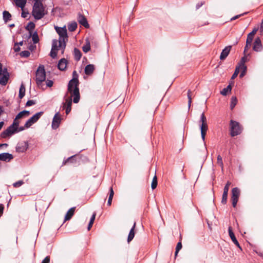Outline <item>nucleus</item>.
I'll return each instance as SVG.
<instances>
[{
	"mask_svg": "<svg viewBox=\"0 0 263 263\" xmlns=\"http://www.w3.org/2000/svg\"><path fill=\"white\" fill-rule=\"evenodd\" d=\"M79 75L76 70L72 72V79L70 80L68 84V92L73 97V102L74 103H78L80 99V94L79 91Z\"/></svg>",
	"mask_w": 263,
	"mask_h": 263,
	"instance_id": "f257e3e1",
	"label": "nucleus"
},
{
	"mask_svg": "<svg viewBox=\"0 0 263 263\" xmlns=\"http://www.w3.org/2000/svg\"><path fill=\"white\" fill-rule=\"evenodd\" d=\"M32 14L35 20H39L42 18L45 15V7L42 2H34Z\"/></svg>",
	"mask_w": 263,
	"mask_h": 263,
	"instance_id": "f03ea898",
	"label": "nucleus"
},
{
	"mask_svg": "<svg viewBox=\"0 0 263 263\" xmlns=\"http://www.w3.org/2000/svg\"><path fill=\"white\" fill-rule=\"evenodd\" d=\"M46 80V71L45 67L40 65L35 72V81L36 85L39 88L42 87V83Z\"/></svg>",
	"mask_w": 263,
	"mask_h": 263,
	"instance_id": "7ed1b4c3",
	"label": "nucleus"
},
{
	"mask_svg": "<svg viewBox=\"0 0 263 263\" xmlns=\"http://www.w3.org/2000/svg\"><path fill=\"white\" fill-rule=\"evenodd\" d=\"M199 122V127L201 132V138L203 141L205 140V135L206 132L208 129V126L207 123L206 118L204 112H202L201 115Z\"/></svg>",
	"mask_w": 263,
	"mask_h": 263,
	"instance_id": "20e7f679",
	"label": "nucleus"
},
{
	"mask_svg": "<svg viewBox=\"0 0 263 263\" xmlns=\"http://www.w3.org/2000/svg\"><path fill=\"white\" fill-rule=\"evenodd\" d=\"M230 125V134L232 137H235L241 134L242 129L238 122L231 120Z\"/></svg>",
	"mask_w": 263,
	"mask_h": 263,
	"instance_id": "39448f33",
	"label": "nucleus"
},
{
	"mask_svg": "<svg viewBox=\"0 0 263 263\" xmlns=\"http://www.w3.org/2000/svg\"><path fill=\"white\" fill-rule=\"evenodd\" d=\"M43 114V111L38 112L28 120L25 123V127H26V128H29L32 124L36 123Z\"/></svg>",
	"mask_w": 263,
	"mask_h": 263,
	"instance_id": "423d86ee",
	"label": "nucleus"
},
{
	"mask_svg": "<svg viewBox=\"0 0 263 263\" xmlns=\"http://www.w3.org/2000/svg\"><path fill=\"white\" fill-rule=\"evenodd\" d=\"M55 29L59 35V40H62V39L67 40L68 35L66 27H60L55 26Z\"/></svg>",
	"mask_w": 263,
	"mask_h": 263,
	"instance_id": "0eeeda50",
	"label": "nucleus"
},
{
	"mask_svg": "<svg viewBox=\"0 0 263 263\" xmlns=\"http://www.w3.org/2000/svg\"><path fill=\"white\" fill-rule=\"evenodd\" d=\"M28 146L27 141L20 142L16 146V151L18 153H24L27 151Z\"/></svg>",
	"mask_w": 263,
	"mask_h": 263,
	"instance_id": "6e6552de",
	"label": "nucleus"
},
{
	"mask_svg": "<svg viewBox=\"0 0 263 263\" xmlns=\"http://www.w3.org/2000/svg\"><path fill=\"white\" fill-rule=\"evenodd\" d=\"M230 185H231V182L230 181H228L224 187L222 199H221V203L223 204H226L227 202L228 192H229V186Z\"/></svg>",
	"mask_w": 263,
	"mask_h": 263,
	"instance_id": "1a4fd4ad",
	"label": "nucleus"
},
{
	"mask_svg": "<svg viewBox=\"0 0 263 263\" xmlns=\"http://www.w3.org/2000/svg\"><path fill=\"white\" fill-rule=\"evenodd\" d=\"M61 118L59 112H57L55 114L52 122V128L53 129H57L59 127L61 123Z\"/></svg>",
	"mask_w": 263,
	"mask_h": 263,
	"instance_id": "9d476101",
	"label": "nucleus"
},
{
	"mask_svg": "<svg viewBox=\"0 0 263 263\" xmlns=\"http://www.w3.org/2000/svg\"><path fill=\"white\" fill-rule=\"evenodd\" d=\"M253 49L256 52H260L262 50V45L261 40L259 37L255 39L253 43Z\"/></svg>",
	"mask_w": 263,
	"mask_h": 263,
	"instance_id": "9b49d317",
	"label": "nucleus"
},
{
	"mask_svg": "<svg viewBox=\"0 0 263 263\" xmlns=\"http://www.w3.org/2000/svg\"><path fill=\"white\" fill-rule=\"evenodd\" d=\"M78 21L81 25L83 26L86 28L89 27V25L86 17L80 13L78 14Z\"/></svg>",
	"mask_w": 263,
	"mask_h": 263,
	"instance_id": "f8f14e48",
	"label": "nucleus"
},
{
	"mask_svg": "<svg viewBox=\"0 0 263 263\" xmlns=\"http://www.w3.org/2000/svg\"><path fill=\"white\" fill-rule=\"evenodd\" d=\"M228 232H229V236H230L232 241L233 242V243L236 246H237L239 249H240L241 250V248L240 246V245H239L238 241H237V240L235 236L234 233H233V232L232 231V228L231 226L229 227Z\"/></svg>",
	"mask_w": 263,
	"mask_h": 263,
	"instance_id": "ddd939ff",
	"label": "nucleus"
},
{
	"mask_svg": "<svg viewBox=\"0 0 263 263\" xmlns=\"http://www.w3.org/2000/svg\"><path fill=\"white\" fill-rule=\"evenodd\" d=\"M13 159V156L8 153L0 154V160L5 162H10Z\"/></svg>",
	"mask_w": 263,
	"mask_h": 263,
	"instance_id": "4468645a",
	"label": "nucleus"
},
{
	"mask_svg": "<svg viewBox=\"0 0 263 263\" xmlns=\"http://www.w3.org/2000/svg\"><path fill=\"white\" fill-rule=\"evenodd\" d=\"M232 48L231 46H228L226 47L222 50L220 55V59L221 60H224L228 56L231 49Z\"/></svg>",
	"mask_w": 263,
	"mask_h": 263,
	"instance_id": "2eb2a0df",
	"label": "nucleus"
},
{
	"mask_svg": "<svg viewBox=\"0 0 263 263\" xmlns=\"http://www.w3.org/2000/svg\"><path fill=\"white\" fill-rule=\"evenodd\" d=\"M72 97L71 96L69 99H67L66 100L65 103L64 104V107L65 108V113L66 115H68L71 109V105H72Z\"/></svg>",
	"mask_w": 263,
	"mask_h": 263,
	"instance_id": "dca6fc26",
	"label": "nucleus"
},
{
	"mask_svg": "<svg viewBox=\"0 0 263 263\" xmlns=\"http://www.w3.org/2000/svg\"><path fill=\"white\" fill-rule=\"evenodd\" d=\"M258 30V27H255L253 28V30L248 34L247 39L246 40L248 44H252L254 36Z\"/></svg>",
	"mask_w": 263,
	"mask_h": 263,
	"instance_id": "f3484780",
	"label": "nucleus"
},
{
	"mask_svg": "<svg viewBox=\"0 0 263 263\" xmlns=\"http://www.w3.org/2000/svg\"><path fill=\"white\" fill-rule=\"evenodd\" d=\"M67 61L65 58H62L58 62V68L61 71H64L66 69Z\"/></svg>",
	"mask_w": 263,
	"mask_h": 263,
	"instance_id": "a211bd4d",
	"label": "nucleus"
},
{
	"mask_svg": "<svg viewBox=\"0 0 263 263\" xmlns=\"http://www.w3.org/2000/svg\"><path fill=\"white\" fill-rule=\"evenodd\" d=\"M34 28L35 24L32 22H30L25 27V29L29 32V35H27L26 36L28 39L31 37L32 35V32H33V30L34 29Z\"/></svg>",
	"mask_w": 263,
	"mask_h": 263,
	"instance_id": "6ab92c4d",
	"label": "nucleus"
},
{
	"mask_svg": "<svg viewBox=\"0 0 263 263\" xmlns=\"http://www.w3.org/2000/svg\"><path fill=\"white\" fill-rule=\"evenodd\" d=\"M95 70V66L92 64H88L86 65L84 69L85 73L86 75H91Z\"/></svg>",
	"mask_w": 263,
	"mask_h": 263,
	"instance_id": "aec40b11",
	"label": "nucleus"
},
{
	"mask_svg": "<svg viewBox=\"0 0 263 263\" xmlns=\"http://www.w3.org/2000/svg\"><path fill=\"white\" fill-rule=\"evenodd\" d=\"M76 207L71 208L66 214L64 221L70 220L74 215Z\"/></svg>",
	"mask_w": 263,
	"mask_h": 263,
	"instance_id": "412c9836",
	"label": "nucleus"
},
{
	"mask_svg": "<svg viewBox=\"0 0 263 263\" xmlns=\"http://www.w3.org/2000/svg\"><path fill=\"white\" fill-rule=\"evenodd\" d=\"M136 222H134V225L132 229H130L129 233L128 234V238H127V242L129 243L130 242L135 236V229L136 227Z\"/></svg>",
	"mask_w": 263,
	"mask_h": 263,
	"instance_id": "4be33fe9",
	"label": "nucleus"
},
{
	"mask_svg": "<svg viewBox=\"0 0 263 263\" xmlns=\"http://www.w3.org/2000/svg\"><path fill=\"white\" fill-rule=\"evenodd\" d=\"M9 75L3 74L0 76V84L3 86H5L9 79Z\"/></svg>",
	"mask_w": 263,
	"mask_h": 263,
	"instance_id": "5701e85b",
	"label": "nucleus"
},
{
	"mask_svg": "<svg viewBox=\"0 0 263 263\" xmlns=\"http://www.w3.org/2000/svg\"><path fill=\"white\" fill-rule=\"evenodd\" d=\"M73 55L75 60L79 61L82 57V53L79 49L74 48L73 50Z\"/></svg>",
	"mask_w": 263,
	"mask_h": 263,
	"instance_id": "b1692460",
	"label": "nucleus"
},
{
	"mask_svg": "<svg viewBox=\"0 0 263 263\" xmlns=\"http://www.w3.org/2000/svg\"><path fill=\"white\" fill-rule=\"evenodd\" d=\"M30 114V112L28 110H23L21 112H20L16 116V119H22L25 117H28Z\"/></svg>",
	"mask_w": 263,
	"mask_h": 263,
	"instance_id": "393cba45",
	"label": "nucleus"
},
{
	"mask_svg": "<svg viewBox=\"0 0 263 263\" xmlns=\"http://www.w3.org/2000/svg\"><path fill=\"white\" fill-rule=\"evenodd\" d=\"M67 40H59V47L61 49V53L63 54L66 46V41Z\"/></svg>",
	"mask_w": 263,
	"mask_h": 263,
	"instance_id": "a878e982",
	"label": "nucleus"
},
{
	"mask_svg": "<svg viewBox=\"0 0 263 263\" xmlns=\"http://www.w3.org/2000/svg\"><path fill=\"white\" fill-rule=\"evenodd\" d=\"M3 17L4 22L7 23L9 21L11 20L12 16L8 11L5 10L3 12Z\"/></svg>",
	"mask_w": 263,
	"mask_h": 263,
	"instance_id": "bb28decb",
	"label": "nucleus"
},
{
	"mask_svg": "<svg viewBox=\"0 0 263 263\" xmlns=\"http://www.w3.org/2000/svg\"><path fill=\"white\" fill-rule=\"evenodd\" d=\"M240 190L239 189L236 187H234L232 190V197L236 198L239 199V197L240 196Z\"/></svg>",
	"mask_w": 263,
	"mask_h": 263,
	"instance_id": "cd10ccee",
	"label": "nucleus"
},
{
	"mask_svg": "<svg viewBox=\"0 0 263 263\" xmlns=\"http://www.w3.org/2000/svg\"><path fill=\"white\" fill-rule=\"evenodd\" d=\"M76 156H77L76 155H73L71 157H69L67 159L64 160L63 162V164L65 165L68 162H70L72 163H76Z\"/></svg>",
	"mask_w": 263,
	"mask_h": 263,
	"instance_id": "c85d7f7f",
	"label": "nucleus"
},
{
	"mask_svg": "<svg viewBox=\"0 0 263 263\" xmlns=\"http://www.w3.org/2000/svg\"><path fill=\"white\" fill-rule=\"evenodd\" d=\"M16 5L23 9L26 4L27 0H14Z\"/></svg>",
	"mask_w": 263,
	"mask_h": 263,
	"instance_id": "c756f323",
	"label": "nucleus"
},
{
	"mask_svg": "<svg viewBox=\"0 0 263 263\" xmlns=\"http://www.w3.org/2000/svg\"><path fill=\"white\" fill-rule=\"evenodd\" d=\"M25 85L22 83L20 87L18 97L20 99H22L25 95Z\"/></svg>",
	"mask_w": 263,
	"mask_h": 263,
	"instance_id": "7c9ffc66",
	"label": "nucleus"
},
{
	"mask_svg": "<svg viewBox=\"0 0 263 263\" xmlns=\"http://www.w3.org/2000/svg\"><path fill=\"white\" fill-rule=\"evenodd\" d=\"M78 26L76 22H72L68 25V29L69 31L73 32L77 29Z\"/></svg>",
	"mask_w": 263,
	"mask_h": 263,
	"instance_id": "2f4dec72",
	"label": "nucleus"
},
{
	"mask_svg": "<svg viewBox=\"0 0 263 263\" xmlns=\"http://www.w3.org/2000/svg\"><path fill=\"white\" fill-rule=\"evenodd\" d=\"M11 133L12 132L9 130V129H6L1 133L0 135L1 137L2 138H6L8 137L11 136L12 134H11Z\"/></svg>",
	"mask_w": 263,
	"mask_h": 263,
	"instance_id": "473e14b6",
	"label": "nucleus"
},
{
	"mask_svg": "<svg viewBox=\"0 0 263 263\" xmlns=\"http://www.w3.org/2000/svg\"><path fill=\"white\" fill-rule=\"evenodd\" d=\"M238 67H239V70L241 69V71L239 75V77L240 78H243L246 74L247 70V67L246 65H242V66H238Z\"/></svg>",
	"mask_w": 263,
	"mask_h": 263,
	"instance_id": "72a5a7b5",
	"label": "nucleus"
},
{
	"mask_svg": "<svg viewBox=\"0 0 263 263\" xmlns=\"http://www.w3.org/2000/svg\"><path fill=\"white\" fill-rule=\"evenodd\" d=\"M232 90L231 85L230 84L226 88H223L221 91L220 93L222 96H226L229 92H231Z\"/></svg>",
	"mask_w": 263,
	"mask_h": 263,
	"instance_id": "f704fd0d",
	"label": "nucleus"
},
{
	"mask_svg": "<svg viewBox=\"0 0 263 263\" xmlns=\"http://www.w3.org/2000/svg\"><path fill=\"white\" fill-rule=\"evenodd\" d=\"M32 39V41L34 44H36L39 42V37L38 36V34L37 32H32L31 36Z\"/></svg>",
	"mask_w": 263,
	"mask_h": 263,
	"instance_id": "c9c22d12",
	"label": "nucleus"
},
{
	"mask_svg": "<svg viewBox=\"0 0 263 263\" xmlns=\"http://www.w3.org/2000/svg\"><path fill=\"white\" fill-rule=\"evenodd\" d=\"M237 103V99L236 97H232L231 99L230 108L233 109Z\"/></svg>",
	"mask_w": 263,
	"mask_h": 263,
	"instance_id": "e433bc0d",
	"label": "nucleus"
},
{
	"mask_svg": "<svg viewBox=\"0 0 263 263\" xmlns=\"http://www.w3.org/2000/svg\"><path fill=\"white\" fill-rule=\"evenodd\" d=\"M95 217H96V213H94L92 214V215L91 216V217L89 222L88 223V227H87L88 230H90V229L92 227V224H93L95 219Z\"/></svg>",
	"mask_w": 263,
	"mask_h": 263,
	"instance_id": "4c0bfd02",
	"label": "nucleus"
},
{
	"mask_svg": "<svg viewBox=\"0 0 263 263\" xmlns=\"http://www.w3.org/2000/svg\"><path fill=\"white\" fill-rule=\"evenodd\" d=\"M158 184V181H157V176L155 175L152 180V184H151V187L153 190L155 189L157 187Z\"/></svg>",
	"mask_w": 263,
	"mask_h": 263,
	"instance_id": "58836bf2",
	"label": "nucleus"
},
{
	"mask_svg": "<svg viewBox=\"0 0 263 263\" xmlns=\"http://www.w3.org/2000/svg\"><path fill=\"white\" fill-rule=\"evenodd\" d=\"M58 42H59V41H58V40H57L56 39H54L52 40L51 49L57 50V51H58L59 50V46H58Z\"/></svg>",
	"mask_w": 263,
	"mask_h": 263,
	"instance_id": "ea45409f",
	"label": "nucleus"
},
{
	"mask_svg": "<svg viewBox=\"0 0 263 263\" xmlns=\"http://www.w3.org/2000/svg\"><path fill=\"white\" fill-rule=\"evenodd\" d=\"M82 48H83V51L85 53H87V52H88L90 50V43L89 42L88 43H87L86 44V45H85L83 46Z\"/></svg>",
	"mask_w": 263,
	"mask_h": 263,
	"instance_id": "a19ab883",
	"label": "nucleus"
},
{
	"mask_svg": "<svg viewBox=\"0 0 263 263\" xmlns=\"http://www.w3.org/2000/svg\"><path fill=\"white\" fill-rule=\"evenodd\" d=\"M217 164L221 167V170L223 169V163L222 162V157L220 155L217 156Z\"/></svg>",
	"mask_w": 263,
	"mask_h": 263,
	"instance_id": "79ce46f5",
	"label": "nucleus"
},
{
	"mask_svg": "<svg viewBox=\"0 0 263 263\" xmlns=\"http://www.w3.org/2000/svg\"><path fill=\"white\" fill-rule=\"evenodd\" d=\"M7 129H9V130L12 132L11 133L12 135L17 133V128L12 126V125H10Z\"/></svg>",
	"mask_w": 263,
	"mask_h": 263,
	"instance_id": "37998d69",
	"label": "nucleus"
},
{
	"mask_svg": "<svg viewBox=\"0 0 263 263\" xmlns=\"http://www.w3.org/2000/svg\"><path fill=\"white\" fill-rule=\"evenodd\" d=\"M182 246L181 241H179L177 243L176 247V251H175V256H177L178 253L180 251V250L182 248Z\"/></svg>",
	"mask_w": 263,
	"mask_h": 263,
	"instance_id": "c03bdc74",
	"label": "nucleus"
},
{
	"mask_svg": "<svg viewBox=\"0 0 263 263\" xmlns=\"http://www.w3.org/2000/svg\"><path fill=\"white\" fill-rule=\"evenodd\" d=\"M239 72V67H238V66H237L236 67L235 71L231 77V79L233 80V79H235L237 77V76H238Z\"/></svg>",
	"mask_w": 263,
	"mask_h": 263,
	"instance_id": "a18cd8bd",
	"label": "nucleus"
},
{
	"mask_svg": "<svg viewBox=\"0 0 263 263\" xmlns=\"http://www.w3.org/2000/svg\"><path fill=\"white\" fill-rule=\"evenodd\" d=\"M30 54V53L28 50H24L22 51L20 53V55L21 57H24V58H27L28 57Z\"/></svg>",
	"mask_w": 263,
	"mask_h": 263,
	"instance_id": "49530a36",
	"label": "nucleus"
},
{
	"mask_svg": "<svg viewBox=\"0 0 263 263\" xmlns=\"http://www.w3.org/2000/svg\"><path fill=\"white\" fill-rule=\"evenodd\" d=\"M247 60V58L246 54H245V55L243 57H242L238 66L246 65L245 64V62H246Z\"/></svg>",
	"mask_w": 263,
	"mask_h": 263,
	"instance_id": "de8ad7c7",
	"label": "nucleus"
},
{
	"mask_svg": "<svg viewBox=\"0 0 263 263\" xmlns=\"http://www.w3.org/2000/svg\"><path fill=\"white\" fill-rule=\"evenodd\" d=\"M191 91L190 90H189L187 91V98H188V106L190 108L191 107V104L192 103V98L191 95Z\"/></svg>",
	"mask_w": 263,
	"mask_h": 263,
	"instance_id": "09e8293b",
	"label": "nucleus"
},
{
	"mask_svg": "<svg viewBox=\"0 0 263 263\" xmlns=\"http://www.w3.org/2000/svg\"><path fill=\"white\" fill-rule=\"evenodd\" d=\"M57 53H58V51L51 49V51L50 52V56L52 58L55 59L57 57Z\"/></svg>",
	"mask_w": 263,
	"mask_h": 263,
	"instance_id": "8fccbe9b",
	"label": "nucleus"
},
{
	"mask_svg": "<svg viewBox=\"0 0 263 263\" xmlns=\"http://www.w3.org/2000/svg\"><path fill=\"white\" fill-rule=\"evenodd\" d=\"M231 201H232V206L234 208H235L236 206V205H237V203L238 202V201L239 199L231 197Z\"/></svg>",
	"mask_w": 263,
	"mask_h": 263,
	"instance_id": "3c124183",
	"label": "nucleus"
},
{
	"mask_svg": "<svg viewBox=\"0 0 263 263\" xmlns=\"http://www.w3.org/2000/svg\"><path fill=\"white\" fill-rule=\"evenodd\" d=\"M23 183H24V182L23 180H19V181L14 183L13 184V186L14 187H18L21 186Z\"/></svg>",
	"mask_w": 263,
	"mask_h": 263,
	"instance_id": "603ef678",
	"label": "nucleus"
},
{
	"mask_svg": "<svg viewBox=\"0 0 263 263\" xmlns=\"http://www.w3.org/2000/svg\"><path fill=\"white\" fill-rule=\"evenodd\" d=\"M18 120L19 119H16V117H15V119L13 120V123L11 125L17 128L19 126L20 124Z\"/></svg>",
	"mask_w": 263,
	"mask_h": 263,
	"instance_id": "864d4df0",
	"label": "nucleus"
},
{
	"mask_svg": "<svg viewBox=\"0 0 263 263\" xmlns=\"http://www.w3.org/2000/svg\"><path fill=\"white\" fill-rule=\"evenodd\" d=\"M248 12H246L243 13L242 14L235 15V16H233V17H232L231 18L230 21H234V20L239 18L240 16H243L244 15L248 14Z\"/></svg>",
	"mask_w": 263,
	"mask_h": 263,
	"instance_id": "5fc2aeb1",
	"label": "nucleus"
},
{
	"mask_svg": "<svg viewBox=\"0 0 263 263\" xmlns=\"http://www.w3.org/2000/svg\"><path fill=\"white\" fill-rule=\"evenodd\" d=\"M36 103L35 101L33 100H29L27 101L26 103V106H30L33 105H34Z\"/></svg>",
	"mask_w": 263,
	"mask_h": 263,
	"instance_id": "6e6d98bb",
	"label": "nucleus"
},
{
	"mask_svg": "<svg viewBox=\"0 0 263 263\" xmlns=\"http://www.w3.org/2000/svg\"><path fill=\"white\" fill-rule=\"evenodd\" d=\"M114 191L113 190V189H112V187H110L109 188V198H111L112 199L113 198V197H114Z\"/></svg>",
	"mask_w": 263,
	"mask_h": 263,
	"instance_id": "4d7b16f0",
	"label": "nucleus"
},
{
	"mask_svg": "<svg viewBox=\"0 0 263 263\" xmlns=\"http://www.w3.org/2000/svg\"><path fill=\"white\" fill-rule=\"evenodd\" d=\"M251 44H247V42L246 41V46L245 47V49H244V51H243V53L244 54H247V52L248 51L249 47L251 46Z\"/></svg>",
	"mask_w": 263,
	"mask_h": 263,
	"instance_id": "13d9d810",
	"label": "nucleus"
},
{
	"mask_svg": "<svg viewBox=\"0 0 263 263\" xmlns=\"http://www.w3.org/2000/svg\"><path fill=\"white\" fill-rule=\"evenodd\" d=\"M53 82L52 80H47L46 81V85L47 87H51L53 86Z\"/></svg>",
	"mask_w": 263,
	"mask_h": 263,
	"instance_id": "bf43d9fd",
	"label": "nucleus"
},
{
	"mask_svg": "<svg viewBox=\"0 0 263 263\" xmlns=\"http://www.w3.org/2000/svg\"><path fill=\"white\" fill-rule=\"evenodd\" d=\"M50 262V257L49 256H46L43 260L42 261V263H49Z\"/></svg>",
	"mask_w": 263,
	"mask_h": 263,
	"instance_id": "052dcab7",
	"label": "nucleus"
},
{
	"mask_svg": "<svg viewBox=\"0 0 263 263\" xmlns=\"http://www.w3.org/2000/svg\"><path fill=\"white\" fill-rule=\"evenodd\" d=\"M204 4V2H199L198 4H197V5L196 6V10H198V9H199Z\"/></svg>",
	"mask_w": 263,
	"mask_h": 263,
	"instance_id": "680f3d73",
	"label": "nucleus"
},
{
	"mask_svg": "<svg viewBox=\"0 0 263 263\" xmlns=\"http://www.w3.org/2000/svg\"><path fill=\"white\" fill-rule=\"evenodd\" d=\"M21 50V48L18 45H16L15 44H14V50L15 52H17L20 51Z\"/></svg>",
	"mask_w": 263,
	"mask_h": 263,
	"instance_id": "e2e57ef3",
	"label": "nucleus"
},
{
	"mask_svg": "<svg viewBox=\"0 0 263 263\" xmlns=\"http://www.w3.org/2000/svg\"><path fill=\"white\" fill-rule=\"evenodd\" d=\"M3 74L9 75V73L8 72L7 68H3L2 75H3Z\"/></svg>",
	"mask_w": 263,
	"mask_h": 263,
	"instance_id": "0e129e2a",
	"label": "nucleus"
},
{
	"mask_svg": "<svg viewBox=\"0 0 263 263\" xmlns=\"http://www.w3.org/2000/svg\"><path fill=\"white\" fill-rule=\"evenodd\" d=\"M28 14V12H25V11H23L22 12V14H21V16L23 18H26Z\"/></svg>",
	"mask_w": 263,
	"mask_h": 263,
	"instance_id": "69168bd1",
	"label": "nucleus"
},
{
	"mask_svg": "<svg viewBox=\"0 0 263 263\" xmlns=\"http://www.w3.org/2000/svg\"><path fill=\"white\" fill-rule=\"evenodd\" d=\"M25 128H26V127H25V124L24 126H18L17 127V133L24 130Z\"/></svg>",
	"mask_w": 263,
	"mask_h": 263,
	"instance_id": "338daca9",
	"label": "nucleus"
},
{
	"mask_svg": "<svg viewBox=\"0 0 263 263\" xmlns=\"http://www.w3.org/2000/svg\"><path fill=\"white\" fill-rule=\"evenodd\" d=\"M260 32L261 33H263V19L262 20L261 25H260Z\"/></svg>",
	"mask_w": 263,
	"mask_h": 263,
	"instance_id": "774afa93",
	"label": "nucleus"
}]
</instances>
